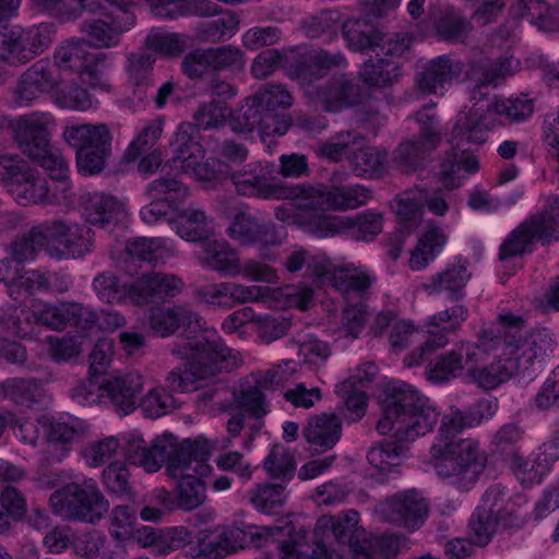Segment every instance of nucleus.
<instances>
[{
	"mask_svg": "<svg viewBox=\"0 0 559 559\" xmlns=\"http://www.w3.org/2000/svg\"><path fill=\"white\" fill-rule=\"evenodd\" d=\"M359 513L355 510L347 511L344 516H332L331 532L337 544L347 546L356 556L367 543L368 532L358 526Z\"/></svg>",
	"mask_w": 559,
	"mask_h": 559,
	"instance_id": "nucleus-41",
	"label": "nucleus"
},
{
	"mask_svg": "<svg viewBox=\"0 0 559 559\" xmlns=\"http://www.w3.org/2000/svg\"><path fill=\"white\" fill-rule=\"evenodd\" d=\"M516 14L542 31L554 32L558 28L548 3L543 0H519Z\"/></svg>",
	"mask_w": 559,
	"mask_h": 559,
	"instance_id": "nucleus-55",
	"label": "nucleus"
},
{
	"mask_svg": "<svg viewBox=\"0 0 559 559\" xmlns=\"http://www.w3.org/2000/svg\"><path fill=\"white\" fill-rule=\"evenodd\" d=\"M324 102L334 110L356 106L361 102L360 87L344 75L333 78L325 85Z\"/></svg>",
	"mask_w": 559,
	"mask_h": 559,
	"instance_id": "nucleus-46",
	"label": "nucleus"
},
{
	"mask_svg": "<svg viewBox=\"0 0 559 559\" xmlns=\"http://www.w3.org/2000/svg\"><path fill=\"white\" fill-rule=\"evenodd\" d=\"M346 64V58L341 51L330 52L321 48H296L284 58L287 76L302 85H310L324 78L331 70Z\"/></svg>",
	"mask_w": 559,
	"mask_h": 559,
	"instance_id": "nucleus-12",
	"label": "nucleus"
},
{
	"mask_svg": "<svg viewBox=\"0 0 559 559\" xmlns=\"http://www.w3.org/2000/svg\"><path fill=\"white\" fill-rule=\"evenodd\" d=\"M512 62L513 59L509 57L478 61L476 67L481 76L477 79L474 88L480 91L481 87L500 84L508 75H512Z\"/></svg>",
	"mask_w": 559,
	"mask_h": 559,
	"instance_id": "nucleus-60",
	"label": "nucleus"
},
{
	"mask_svg": "<svg viewBox=\"0 0 559 559\" xmlns=\"http://www.w3.org/2000/svg\"><path fill=\"white\" fill-rule=\"evenodd\" d=\"M53 59L59 70L75 73L84 83L97 86L104 71L112 66L114 53L92 51L85 39H71L56 49Z\"/></svg>",
	"mask_w": 559,
	"mask_h": 559,
	"instance_id": "nucleus-10",
	"label": "nucleus"
},
{
	"mask_svg": "<svg viewBox=\"0 0 559 559\" xmlns=\"http://www.w3.org/2000/svg\"><path fill=\"white\" fill-rule=\"evenodd\" d=\"M210 58L212 63V72H230L233 74L240 73L245 70V56L243 52L233 46L225 45L221 47L209 48Z\"/></svg>",
	"mask_w": 559,
	"mask_h": 559,
	"instance_id": "nucleus-56",
	"label": "nucleus"
},
{
	"mask_svg": "<svg viewBox=\"0 0 559 559\" xmlns=\"http://www.w3.org/2000/svg\"><path fill=\"white\" fill-rule=\"evenodd\" d=\"M496 510L477 507L468 521V534L476 546H486L497 530Z\"/></svg>",
	"mask_w": 559,
	"mask_h": 559,
	"instance_id": "nucleus-52",
	"label": "nucleus"
},
{
	"mask_svg": "<svg viewBox=\"0 0 559 559\" xmlns=\"http://www.w3.org/2000/svg\"><path fill=\"white\" fill-rule=\"evenodd\" d=\"M304 192L296 198L297 206L309 210H348L359 207L371 199V190L360 185L314 188L301 185Z\"/></svg>",
	"mask_w": 559,
	"mask_h": 559,
	"instance_id": "nucleus-16",
	"label": "nucleus"
},
{
	"mask_svg": "<svg viewBox=\"0 0 559 559\" xmlns=\"http://www.w3.org/2000/svg\"><path fill=\"white\" fill-rule=\"evenodd\" d=\"M63 139L75 151L79 174L96 176L105 170L112 153V134L107 124L69 126Z\"/></svg>",
	"mask_w": 559,
	"mask_h": 559,
	"instance_id": "nucleus-8",
	"label": "nucleus"
},
{
	"mask_svg": "<svg viewBox=\"0 0 559 559\" xmlns=\"http://www.w3.org/2000/svg\"><path fill=\"white\" fill-rule=\"evenodd\" d=\"M200 316L190 306L177 305L167 309H157L148 318L152 332L160 337L174 334L179 328H190L193 323L199 325Z\"/></svg>",
	"mask_w": 559,
	"mask_h": 559,
	"instance_id": "nucleus-34",
	"label": "nucleus"
},
{
	"mask_svg": "<svg viewBox=\"0 0 559 559\" xmlns=\"http://www.w3.org/2000/svg\"><path fill=\"white\" fill-rule=\"evenodd\" d=\"M342 419L333 413H321L308 419L301 435L312 455L333 449L342 437Z\"/></svg>",
	"mask_w": 559,
	"mask_h": 559,
	"instance_id": "nucleus-26",
	"label": "nucleus"
},
{
	"mask_svg": "<svg viewBox=\"0 0 559 559\" xmlns=\"http://www.w3.org/2000/svg\"><path fill=\"white\" fill-rule=\"evenodd\" d=\"M344 230H350L357 240H371L382 230V215L365 211L353 217H344Z\"/></svg>",
	"mask_w": 559,
	"mask_h": 559,
	"instance_id": "nucleus-58",
	"label": "nucleus"
},
{
	"mask_svg": "<svg viewBox=\"0 0 559 559\" xmlns=\"http://www.w3.org/2000/svg\"><path fill=\"white\" fill-rule=\"evenodd\" d=\"M429 509V500L413 488L386 498L384 514L389 522L413 531L424 525Z\"/></svg>",
	"mask_w": 559,
	"mask_h": 559,
	"instance_id": "nucleus-21",
	"label": "nucleus"
},
{
	"mask_svg": "<svg viewBox=\"0 0 559 559\" xmlns=\"http://www.w3.org/2000/svg\"><path fill=\"white\" fill-rule=\"evenodd\" d=\"M497 329H483L478 334V344L486 350H497L499 348L512 349L514 345L523 337L525 330V320L522 316L512 313H500L497 319Z\"/></svg>",
	"mask_w": 559,
	"mask_h": 559,
	"instance_id": "nucleus-29",
	"label": "nucleus"
},
{
	"mask_svg": "<svg viewBox=\"0 0 559 559\" xmlns=\"http://www.w3.org/2000/svg\"><path fill=\"white\" fill-rule=\"evenodd\" d=\"M238 25L239 20L236 14L227 11L214 21L201 23L197 28V34L201 40L224 41L236 33Z\"/></svg>",
	"mask_w": 559,
	"mask_h": 559,
	"instance_id": "nucleus-54",
	"label": "nucleus"
},
{
	"mask_svg": "<svg viewBox=\"0 0 559 559\" xmlns=\"http://www.w3.org/2000/svg\"><path fill=\"white\" fill-rule=\"evenodd\" d=\"M5 69L28 62L43 53L51 45L50 31L47 25L23 29L19 26L3 25L0 29Z\"/></svg>",
	"mask_w": 559,
	"mask_h": 559,
	"instance_id": "nucleus-13",
	"label": "nucleus"
},
{
	"mask_svg": "<svg viewBox=\"0 0 559 559\" xmlns=\"http://www.w3.org/2000/svg\"><path fill=\"white\" fill-rule=\"evenodd\" d=\"M269 164L249 163L234 171L231 167L219 159L205 162L197 168V174L203 181L223 182L230 179L236 192L242 197H254L263 200H294L304 189L301 185H287L272 176Z\"/></svg>",
	"mask_w": 559,
	"mask_h": 559,
	"instance_id": "nucleus-4",
	"label": "nucleus"
},
{
	"mask_svg": "<svg viewBox=\"0 0 559 559\" xmlns=\"http://www.w3.org/2000/svg\"><path fill=\"white\" fill-rule=\"evenodd\" d=\"M415 120L419 126V132L414 138L432 151L436 150L441 142V128L437 115L431 112L430 107L424 106L415 112Z\"/></svg>",
	"mask_w": 559,
	"mask_h": 559,
	"instance_id": "nucleus-64",
	"label": "nucleus"
},
{
	"mask_svg": "<svg viewBox=\"0 0 559 559\" xmlns=\"http://www.w3.org/2000/svg\"><path fill=\"white\" fill-rule=\"evenodd\" d=\"M386 155L374 147H365L352 152L349 165L352 170L360 177H379L384 171Z\"/></svg>",
	"mask_w": 559,
	"mask_h": 559,
	"instance_id": "nucleus-51",
	"label": "nucleus"
},
{
	"mask_svg": "<svg viewBox=\"0 0 559 559\" xmlns=\"http://www.w3.org/2000/svg\"><path fill=\"white\" fill-rule=\"evenodd\" d=\"M467 264L466 259L457 258L455 263L448 264L444 270L431 277L429 287L435 293H447L451 301L462 300L465 296V287L472 277Z\"/></svg>",
	"mask_w": 559,
	"mask_h": 559,
	"instance_id": "nucleus-33",
	"label": "nucleus"
},
{
	"mask_svg": "<svg viewBox=\"0 0 559 559\" xmlns=\"http://www.w3.org/2000/svg\"><path fill=\"white\" fill-rule=\"evenodd\" d=\"M282 532L278 526H255L248 525L245 528H236L229 531H222L218 534H205L198 540V557L206 559H222L235 551L237 546L235 538L239 533L250 536V540L255 547H261L264 543L275 535V533Z\"/></svg>",
	"mask_w": 559,
	"mask_h": 559,
	"instance_id": "nucleus-19",
	"label": "nucleus"
},
{
	"mask_svg": "<svg viewBox=\"0 0 559 559\" xmlns=\"http://www.w3.org/2000/svg\"><path fill=\"white\" fill-rule=\"evenodd\" d=\"M556 348L554 335L546 328H538L522 337L508 353L516 359L520 371L528 370L536 362L540 364L551 355Z\"/></svg>",
	"mask_w": 559,
	"mask_h": 559,
	"instance_id": "nucleus-28",
	"label": "nucleus"
},
{
	"mask_svg": "<svg viewBox=\"0 0 559 559\" xmlns=\"http://www.w3.org/2000/svg\"><path fill=\"white\" fill-rule=\"evenodd\" d=\"M25 177V180H21L11 189L20 202L34 204L52 202L49 194L51 188L45 178L38 176L36 169L32 167V176Z\"/></svg>",
	"mask_w": 559,
	"mask_h": 559,
	"instance_id": "nucleus-53",
	"label": "nucleus"
},
{
	"mask_svg": "<svg viewBox=\"0 0 559 559\" xmlns=\"http://www.w3.org/2000/svg\"><path fill=\"white\" fill-rule=\"evenodd\" d=\"M478 343H466L430 359L425 369L426 378L435 384L445 383L463 374L465 366L484 356Z\"/></svg>",
	"mask_w": 559,
	"mask_h": 559,
	"instance_id": "nucleus-20",
	"label": "nucleus"
},
{
	"mask_svg": "<svg viewBox=\"0 0 559 559\" xmlns=\"http://www.w3.org/2000/svg\"><path fill=\"white\" fill-rule=\"evenodd\" d=\"M103 484L110 493L120 498H132L133 487L130 481V472L124 463L109 464L102 473Z\"/></svg>",
	"mask_w": 559,
	"mask_h": 559,
	"instance_id": "nucleus-61",
	"label": "nucleus"
},
{
	"mask_svg": "<svg viewBox=\"0 0 559 559\" xmlns=\"http://www.w3.org/2000/svg\"><path fill=\"white\" fill-rule=\"evenodd\" d=\"M448 236L435 224L427 226L418 238L416 247L411 251L409 266L412 270L426 267L443 250Z\"/></svg>",
	"mask_w": 559,
	"mask_h": 559,
	"instance_id": "nucleus-40",
	"label": "nucleus"
},
{
	"mask_svg": "<svg viewBox=\"0 0 559 559\" xmlns=\"http://www.w3.org/2000/svg\"><path fill=\"white\" fill-rule=\"evenodd\" d=\"M47 246H50L48 221L16 236L10 245V253L12 260L21 264L34 260L40 250H46Z\"/></svg>",
	"mask_w": 559,
	"mask_h": 559,
	"instance_id": "nucleus-38",
	"label": "nucleus"
},
{
	"mask_svg": "<svg viewBox=\"0 0 559 559\" xmlns=\"http://www.w3.org/2000/svg\"><path fill=\"white\" fill-rule=\"evenodd\" d=\"M59 84L55 68L47 60L35 62L21 76L16 96L21 104L28 105L43 93H50Z\"/></svg>",
	"mask_w": 559,
	"mask_h": 559,
	"instance_id": "nucleus-30",
	"label": "nucleus"
},
{
	"mask_svg": "<svg viewBox=\"0 0 559 559\" xmlns=\"http://www.w3.org/2000/svg\"><path fill=\"white\" fill-rule=\"evenodd\" d=\"M250 503L264 514H278L286 501V485L262 483L248 492Z\"/></svg>",
	"mask_w": 559,
	"mask_h": 559,
	"instance_id": "nucleus-45",
	"label": "nucleus"
},
{
	"mask_svg": "<svg viewBox=\"0 0 559 559\" xmlns=\"http://www.w3.org/2000/svg\"><path fill=\"white\" fill-rule=\"evenodd\" d=\"M253 95L265 114H270L271 120L280 109L285 110L293 105V96L283 84H267Z\"/></svg>",
	"mask_w": 559,
	"mask_h": 559,
	"instance_id": "nucleus-59",
	"label": "nucleus"
},
{
	"mask_svg": "<svg viewBox=\"0 0 559 559\" xmlns=\"http://www.w3.org/2000/svg\"><path fill=\"white\" fill-rule=\"evenodd\" d=\"M488 130L478 111H461L456 116L451 135L453 146L445 153L440 164V178L445 188L460 187L461 179L466 174H475L479 169L477 157L468 152L469 147H465V144L485 143Z\"/></svg>",
	"mask_w": 559,
	"mask_h": 559,
	"instance_id": "nucleus-5",
	"label": "nucleus"
},
{
	"mask_svg": "<svg viewBox=\"0 0 559 559\" xmlns=\"http://www.w3.org/2000/svg\"><path fill=\"white\" fill-rule=\"evenodd\" d=\"M380 402L382 417L378 420L377 430L381 435L393 433L390 440L371 447L367 460L374 469L371 476L385 483L400 475L399 466L406 449L404 443L431 431L439 414L427 397L401 381L389 382L381 393Z\"/></svg>",
	"mask_w": 559,
	"mask_h": 559,
	"instance_id": "nucleus-1",
	"label": "nucleus"
},
{
	"mask_svg": "<svg viewBox=\"0 0 559 559\" xmlns=\"http://www.w3.org/2000/svg\"><path fill=\"white\" fill-rule=\"evenodd\" d=\"M200 263L224 275L242 273L253 281L272 283L276 272L269 265L248 260L242 265L237 251L226 240L207 238L202 242L199 257Z\"/></svg>",
	"mask_w": 559,
	"mask_h": 559,
	"instance_id": "nucleus-11",
	"label": "nucleus"
},
{
	"mask_svg": "<svg viewBox=\"0 0 559 559\" xmlns=\"http://www.w3.org/2000/svg\"><path fill=\"white\" fill-rule=\"evenodd\" d=\"M492 402L480 401L462 411L451 407L442 417L439 437L430 448V463L439 477L459 491H469L487 466L488 455L475 439H456L466 428H473L490 416Z\"/></svg>",
	"mask_w": 559,
	"mask_h": 559,
	"instance_id": "nucleus-2",
	"label": "nucleus"
},
{
	"mask_svg": "<svg viewBox=\"0 0 559 559\" xmlns=\"http://www.w3.org/2000/svg\"><path fill=\"white\" fill-rule=\"evenodd\" d=\"M140 406L146 417L158 418L178 407L176 399L165 388H154L141 397Z\"/></svg>",
	"mask_w": 559,
	"mask_h": 559,
	"instance_id": "nucleus-62",
	"label": "nucleus"
},
{
	"mask_svg": "<svg viewBox=\"0 0 559 559\" xmlns=\"http://www.w3.org/2000/svg\"><path fill=\"white\" fill-rule=\"evenodd\" d=\"M227 236L240 246H257L261 251L282 243V236L272 222H262L254 215L236 211L226 228Z\"/></svg>",
	"mask_w": 559,
	"mask_h": 559,
	"instance_id": "nucleus-18",
	"label": "nucleus"
},
{
	"mask_svg": "<svg viewBox=\"0 0 559 559\" xmlns=\"http://www.w3.org/2000/svg\"><path fill=\"white\" fill-rule=\"evenodd\" d=\"M151 202L144 205L140 215L146 224L159 221H174L175 213L189 197V188L176 177H159L146 187Z\"/></svg>",
	"mask_w": 559,
	"mask_h": 559,
	"instance_id": "nucleus-14",
	"label": "nucleus"
},
{
	"mask_svg": "<svg viewBox=\"0 0 559 559\" xmlns=\"http://www.w3.org/2000/svg\"><path fill=\"white\" fill-rule=\"evenodd\" d=\"M267 121L271 116L265 114L254 95L246 97L229 112L228 119L230 129L238 134H250L255 130L262 133Z\"/></svg>",
	"mask_w": 559,
	"mask_h": 559,
	"instance_id": "nucleus-36",
	"label": "nucleus"
},
{
	"mask_svg": "<svg viewBox=\"0 0 559 559\" xmlns=\"http://www.w3.org/2000/svg\"><path fill=\"white\" fill-rule=\"evenodd\" d=\"M365 14L362 19H348L342 24L343 36L348 47L355 51L376 50L377 39H383V33L371 24L372 15H368L367 7Z\"/></svg>",
	"mask_w": 559,
	"mask_h": 559,
	"instance_id": "nucleus-37",
	"label": "nucleus"
},
{
	"mask_svg": "<svg viewBox=\"0 0 559 559\" xmlns=\"http://www.w3.org/2000/svg\"><path fill=\"white\" fill-rule=\"evenodd\" d=\"M489 350L478 361H471L466 374L471 382L485 391L497 389L520 372L519 361L509 356H498L490 364H484Z\"/></svg>",
	"mask_w": 559,
	"mask_h": 559,
	"instance_id": "nucleus-25",
	"label": "nucleus"
},
{
	"mask_svg": "<svg viewBox=\"0 0 559 559\" xmlns=\"http://www.w3.org/2000/svg\"><path fill=\"white\" fill-rule=\"evenodd\" d=\"M165 247L163 238L135 237L126 242L124 269L130 275H136L145 266L151 270L159 259V251Z\"/></svg>",
	"mask_w": 559,
	"mask_h": 559,
	"instance_id": "nucleus-32",
	"label": "nucleus"
},
{
	"mask_svg": "<svg viewBox=\"0 0 559 559\" xmlns=\"http://www.w3.org/2000/svg\"><path fill=\"white\" fill-rule=\"evenodd\" d=\"M82 215L92 225L108 226L119 219L121 203L106 193H87L81 202Z\"/></svg>",
	"mask_w": 559,
	"mask_h": 559,
	"instance_id": "nucleus-35",
	"label": "nucleus"
},
{
	"mask_svg": "<svg viewBox=\"0 0 559 559\" xmlns=\"http://www.w3.org/2000/svg\"><path fill=\"white\" fill-rule=\"evenodd\" d=\"M102 403L119 416H127L138 407L143 391V379L136 373L110 378L100 383Z\"/></svg>",
	"mask_w": 559,
	"mask_h": 559,
	"instance_id": "nucleus-22",
	"label": "nucleus"
},
{
	"mask_svg": "<svg viewBox=\"0 0 559 559\" xmlns=\"http://www.w3.org/2000/svg\"><path fill=\"white\" fill-rule=\"evenodd\" d=\"M110 7L109 22L103 20H86L80 25V31L86 36L90 48H109L119 45L121 35L135 23V15L130 8L108 3Z\"/></svg>",
	"mask_w": 559,
	"mask_h": 559,
	"instance_id": "nucleus-17",
	"label": "nucleus"
},
{
	"mask_svg": "<svg viewBox=\"0 0 559 559\" xmlns=\"http://www.w3.org/2000/svg\"><path fill=\"white\" fill-rule=\"evenodd\" d=\"M171 352L186 359L183 367L174 368L166 378L168 389L174 392L197 391L202 386L201 381L230 372L241 364L238 353L216 333L194 336Z\"/></svg>",
	"mask_w": 559,
	"mask_h": 559,
	"instance_id": "nucleus-3",
	"label": "nucleus"
},
{
	"mask_svg": "<svg viewBox=\"0 0 559 559\" xmlns=\"http://www.w3.org/2000/svg\"><path fill=\"white\" fill-rule=\"evenodd\" d=\"M1 390L5 397L25 407L40 404L45 396L43 381L34 377L9 378L1 383Z\"/></svg>",
	"mask_w": 559,
	"mask_h": 559,
	"instance_id": "nucleus-42",
	"label": "nucleus"
},
{
	"mask_svg": "<svg viewBox=\"0 0 559 559\" xmlns=\"http://www.w3.org/2000/svg\"><path fill=\"white\" fill-rule=\"evenodd\" d=\"M50 246L46 253L56 260L79 259L94 250V231L85 226L63 219L48 221Z\"/></svg>",
	"mask_w": 559,
	"mask_h": 559,
	"instance_id": "nucleus-15",
	"label": "nucleus"
},
{
	"mask_svg": "<svg viewBox=\"0 0 559 559\" xmlns=\"http://www.w3.org/2000/svg\"><path fill=\"white\" fill-rule=\"evenodd\" d=\"M182 287V281L163 273H151L144 270L143 275L128 288V296L136 305L164 301L169 296L177 295Z\"/></svg>",
	"mask_w": 559,
	"mask_h": 559,
	"instance_id": "nucleus-24",
	"label": "nucleus"
},
{
	"mask_svg": "<svg viewBox=\"0 0 559 559\" xmlns=\"http://www.w3.org/2000/svg\"><path fill=\"white\" fill-rule=\"evenodd\" d=\"M209 449V440L203 436L193 440L187 439L180 445L170 433L158 436L148 445L146 472H156L166 464L168 474L177 477L178 472L189 469L191 463L195 462V474L209 475L212 472L211 465L207 464Z\"/></svg>",
	"mask_w": 559,
	"mask_h": 559,
	"instance_id": "nucleus-6",
	"label": "nucleus"
},
{
	"mask_svg": "<svg viewBox=\"0 0 559 559\" xmlns=\"http://www.w3.org/2000/svg\"><path fill=\"white\" fill-rule=\"evenodd\" d=\"M205 476L181 474L173 491L156 488L153 492L154 499L168 511L195 510L206 501V486L202 480Z\"/></svg>",
	"mask_w": 559,
	"mask_h": 559,
	"instance_id": "nucleus-23",
	"label": "nucleus"
},
{
	"mask_svg": "<svg viewBox=\"0 0 559 559\" xmlns=\"http://www.w3.org/2000/svg\"><path fill=\"white\" fill-rule=\"evenodd\" d=\"M523 429L514 423L503 425L493 436V453L499 454L503 461L519 459L518 443L523 437Z\"/></svg>",
	"mask_w": 559,
	"mask_h": 559,
	"instance_id": "nucleus-57",
	"label": "nucleus"
},
{
	"mask_svg": "<svg viewBox=\"0 0 559 559\" xmlns=\"http://www.w3.org/2000/svg\"><path fill=\"white\" fill-rule=\"evenodd\" d=\"M263 467L271 478L287 485L296 474V460L282 444H275L264 459Z\"/></svg>",
	"mask_w": 559,
	"mask_h": 559,
	"instance_id": "nucleus-50",
	"label": "nucleus"
},
{
	"mask_svg": "<svg viewBox=\"0 0 559 559\" xmlns=\"http://www.w3.org/2000/svg\"><path fill=\"white\" fill-rule=\"evenodd\" d=\"M46 438L49 442L71 444L81 440L86 433V424L79 418L61 420L56 418L44 419Z\"/></svg>",
	"mask_w": 559,
	"mask_h": 559,
	"instance_id": "nucleus-49",
	"label": "nucleus"
},
{
	"mask_svg": "<svg viewBox=\"0 0 559 559\" xmlns=\"http://www.w3.org/2000/svg\"><path fill=\"white\" fill-rule=\"evenodd\" d=\"M52 512L68 521L95 524L107 513L109 502L92 479L69 483L49 498Z\"/></svg>",
	"mask_w": 559,
	"mask_h": 559,
	"instance_id": "nucleus-7",
	"label": "nucleus"
},
{
	"mask_svg": "<svg viewBox=\"0 0 559 559\" xmlns=\"http://www.w3.org/2000/svg\"><path fill=\"white\" fill-rule=\"evenodd\" d=\"M559 227V197L550 194L545 200L544 209L532 214L527 219L513 229L499 248L501 261L531 252L534 241L548 245Z\"/></svg>",
	"mask_w": 559,
	"mask_h": 559,
	"instance_id": "nucleus-9",
	"label": "nucleus"
},
{
	"mask_svg": "<svg viewBox=\"0 0 559 559\" xmlns=\"http://www.w3.org/2000/svg\"><path fill=\"white\" fill-rule=\"evenodd\" d=\"M175 224L177 234L188 241L203 242L212 234L205 212L193 205L178 212L175 216Z\"/></svg>",
	"mask_w": 559,
	"mask_h": 559,
	"instance_id": "nucleus-44",
	"label": "nucleus"
},
{
	"mask_svg": "<svg viewBox=\"0 0 559 559\" xmlns=\"http://www.w3.org/2000/svg\"><path fill=\"white\" fill-rule=\"evenodd\" d=\"M431 152V148L413 138L399 144L393 152L392 162L401 173L413 174L423 166Z\"/></svg>",
	"mask_w": 559,
	"mask_h": 559,
	"instance_id": "nucleus-48",
	"label": "nucleus"
},
{
	"mask_svg": "<svg viewBox=\"0 0 559 559\" xmlns=\"http://www.w3.org/2000/svg\"><path fill=\"white\" fill-rule=\"evenodd\" d=\"M14 140L23 154L32 159L48 152L50 146V134L46 124L32 117H23L17 120Z\"/></svg>",
	"mask_w": 559,
	"mask_h": 559,
	"instance_id": "nucleus-31",
	"label": "nucleus"
},
{
	"mask_svg": "<svg viewBox=\"0 0 559 559\" xmlns=\"http://www.w3.org/2000/svg\"><path fill=\"white\" fill-rule=\"evenodd\" d=\"M308 535V531H302L301 534H298V536H292L288 540H284L280 546L282 558L301 559L306 557V559H349L334 551L330 552L325 545L321 543H318L309 555V546L307 542Z\"/></svg>",
	"mask_w": 559,
	"mask_h": 559,
	"instance_id": "nucleus-47",
	"label": "nucleus"
},
{
	"mask_svg": "<svg viewBox=\"0 0 559 559\" xmlns=\"http://www.w3.org/2000/svg\"><path fill=\"white\" fill-rule=\"evenodd\" d=\"M170 147L174 153L173 159L187 163V166L190 167L193 164L191 160L198 159L203 154L198 126L191 122H181L174 134Z\"/></svg>",
	"mask_w": 559,
	"mask_h": 559,
	"instance_id": "nucleus-43",
	"label": "nucleus"
},
{
	"mask_svg": "<svg viewBox=\"0 0 559 559\" xmlns=\"http://www.w3.org/2000/svg\"><path fill=\"white\" fill-rule=\"evenodd\" d=\"M145 47L164 57H178L188 48V37L179 33H155L145 38Z\"/></svg>",
	"mask_w": 559,
	"mask_h": 559,
	"instance_id": "nucleus-63",
	"label": "nucleus"
},
{
	"mask_svg": "<svg viewBox=\"0 0 559 559\" xmlns=\"http://www.w3.org/2000/svg\"><path fill=\"white\" fill-rule=\"evenodd\" d=\"M463 71V63L442 55L431 59L423 70L416 74L415 83L424 94L443 93Z\"/></svg>",
	"mask_w": 559,
	"mask_h": 559,
	"instance_id": "nucleus-27",
	"label": "nucleus"
},
{
	"mask_svg": "<svg viewBox=\"0 0 559 559\" xmlns=\"http://www.w3.org/2000/svg\"><path fill=\"white\" fill-rule=\"evenodd\" d=\"M359 75L369 86L386 88L399 81L401 66L397 61L381 57V53L377 52L364 62Z\"/></svg>",
	"mask_w": 559,
	"mask_h": 559,
	"instance_id": "nucleus-39",
	"label": "nucleus"
}]
</instances>
